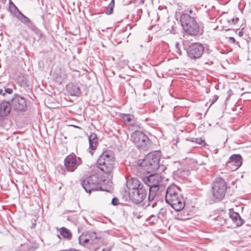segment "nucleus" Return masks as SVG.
Returning <instances> with one entry per match:
<instances>
[{
  "mask_svg": "<svg viewBox=\"0 0 251 251\" xmlns=\"http://www.w3.org/2000/svg\"><path fill=\"white\" fill-rule=\"evenodd\" d=\"M89 149L95 150L98 144L97 136L95 133H91L89 136Z\"/></svg>",
  "mask_w": 251,
  "mask_h": 251,
  "instance_id": "nucleus-21",
  "label": "nucleus"
},
{
  "mask_svg": "<svg viewBox=\"0 0 251 251\" xmlns=\"http://www.w3.org/2000/svg\"><path fill=\"white\" fill-rule=\"evenodd\" d=\"M165 201L176 211L182 210L185 206L180 189L175 184H171L168 187L165 193Z\"/></svg>",
  "mask_w": 251,
  "mask_h": 251,
  "instance_id": "nucleus-1",
  "label": "nucleus"
},
{
  "mask_svg": "<svg viewBox=\"0 0 251 251\" xmlns=\"http://www.w3.org/2000/svg\"><path fill=\"white\" fill-rule=\"evenodd\" d=\"M9 10L13 14V16L18 20H20L25 15L19 10L18 7L14 3H12V6H9Z\"/></svg>",
  "mask_w": 251,
  "mask_h": 251,
  "instance_id": "nucleus-23",
  "label": "nucleus"
},
{
  "mask_svg": "<svg viewBox=\"0 0 251 251\" xmlns=\"http://www.w3.org/2000/svg\"><path fill=\"white\" fill-rule=\"evenodd\" d=\"M12 108L10 101H3L0 104V116L3 117L7 116Z\"/></svg>",
  "mask_w": 251,
  "mask_h": 251,
  "instance_id": "nucleus-17",
  "label": "nucleus"
},
{
  "mask_svg": "<svg viewBox=\"0 0 251 251\" xmlns=\"http://www.w3.org/2000/svg\"><path fill=\"white\" fill-rule=\"evenodd\" d=\"M66 88L67 92L71 96H79L80 94V88L77 85L70 83L66 85Z\"/></svg>",
  "mask_w": 251,
  "mask_h": 251,
  "instance_id": "nucleus-18",
  "label": "nucleus"
},
{
  "mask_svg": "<svg viewBox=\"0 0 251 251\" xmlns=\"http://www.w3.org/2000/svg\"><path fill=\"white\" fill-rule=\"evenodd\" d=\"M111 203L114 206L118 205L119 204L118 199L116 197L113 198L112 200Z\"/></svg>",
  "mask_w": 251,
  "mask_h": 251,
  "instance_id": "nucleus-32",
  "label": "nucleus"
},
{
  "mask_svg": "<svg viewBox=\"0 0 251 251\" xmlns=\"http://www.w3.org/2000/svg\"><path fill=\"white\" fill-rule=\"evenodd\" d=\"M195 138H191L190 139H189L188 140L191 142H195Z\"/></svg>",
  "mask_w": 251,
  "mask_h": 251,
  "instance_id": "nucleus-40",
  "label": "nucleus"
},
{
  "mask_svg": "<svg viewBox=\"0 0 251 251\" xmlns=\"http://www.w3.org/2000/svg\"><path fill=\"white\" fill-rule=\"evenodd\" d=\"M22 23L25 24L29 29L38 36L41 35V31L32 23L30 19L24 15L20 20Z\"/></svg>",
  "mask_w": 251,
  "mask_h": 251,
  "instance_id": "nucleus-15",
  "label": "nucleus"
},
{
  "mask_svg": "<svg viewBox=\"0 0 251 251\" xmlns=\"http://www.w3.org/2000/svg\"><path fill=\"white\" fill-rule=\"evenodd\" d=\"M148 191V187L141 186V187L134 191H129L130 200L134 203L138 204L143 201L146 198Z\"/></svg>",
  "mask_w": 251,
  "mask_h": 251,
  "instance_id": "nucleus-8",
  "label": "nucleus"
},
{
  "mask_svg": "<svg viewBox=\"0 0 251 251\" xmlns=\"http://www.w3.org/2000/svg\"><path fill=\"white\" fill-rule=\"evenodd\" d=\"M81 163V159L76 156H67L64 159V165L69 172H74Z\"/></svg>",
  "mask_w": 251,
  "mask_h": 251,
  "instance_id": "nucleus-10",
  "label": "nucleus"
},
{
  "mask_svg": "<svg viewBox=\"0 0 251 251\" xmlns=\"http://www.w3.org/2000/svg\"><path fill=\"white\" fill-rule=\"evenodd\" d=\"M12 3H13L11 0H10L9 1V5L10 6H12Z\"/></svg>",
  "mask_w": 251,
  "mask_h": 251,
  "instance_id": "nucleus-43",
  "label": "nucleus"
},
{
  "mask_svg": "<svg viewBox=\"0 0 251 251\" xmlns=\"http://www.w3.org/2000/svg\"><path fill=\"white\" fill-rule=\"evenodd\" d=\"M218 96H217V95H214L213 97V98L211 100V105L213 104L216 101H217V100H218Z\"/></svg>",
  "mask_w": 251,
  "mask_h": 251,
  "instance_id": "nucleus-35",
  "label": "nucleus"
},
{
  "mask_svg": "<svg viewBox=\"0 0 251 251\" xmlns=\"http://www.w3.org/2000/svg\"><path fill=\"white\" fill-rule=\"evenodd\" d=\"M13 93V89L9 88L4 87L3 89H0V95L5 96L6 94H11Z\"/></svg>",
  "mask_w": 251,
  "mask_h": 251,
  "instance_id": "nucleus-30",
  "label": "nucleus"
},
{
  "mask_svg": "<svg viewBox=\"0 0 251 251\" xmlns=\"http://www.w3.org/2000/svg\"><path fill=\"white\" fill-rule=\"evenodd\" d=\"M149 196H148V206H149L151 204V202L152 201H154V202L152 204V207H154L157 202L156 201L158 200V195H159V189L160 187H149Z\"/></svg>",
  "mask_w": 251,
  "mask_h": 251,
  "instance_id": "nucleus-14",
  "label": "nucleus"
},
{
  "mask_svg": "<svg viewBox=\"0 0 251 251\" xmlns=\"http://www.w3.org/2000/svg\"><path fill=\"white\" fill-rule=\"evenodd\" d=\"M18 82L22 86H26L28 85V79L26 75L19 76L18 78Z\"/></svg>",
  "mask_w": 251,
  "mask_h": 251,
  "instance_id": "nucleus-26",
  "label": "nucleus"
},
{
  "mask_svg": "<svg viewBox=\"0 0 251 251\" xmlns=\"http://www.w3.org/2000/svg\"><path fill=\"white\" fill-rule=\"evenodd\" d=\"M122 118L126 124L135 127V129L140 128L139 125L133 122L134 121V117L133 115L130 114H124L122 116Z\"/></svg>",
  "mask_w": 251,
  "mask_h": 251,
  "instance_id": "nucleus-20",
  "label": "nucleus"
},
{
  "mask_svg": "<svg viewBox=\"0 0 251 251\" xmlns=\"http://www.w3.org/2000/svg\"><path fill=\"white\" fill-rule=\"evenodd\" d=\"M195 142L198 145H202L203 141L201 138H195Z\"/></svg>",
  "mask_w": 251,
  "mask_h": 251,
  "instance_id": "nucleus-34",
  "label": "nucleus"
},
{
  "mask_svg": "<svg viewBox=\"0 0 251 251\" xmlns=\"http://www.w3.org/2000/svg\"><path fill=\"white\" fill-rule=\"evenodd\" d=\"M102 251H106V249H103Z\"/></svg>",
  "mask_w": 251,
  "mask_h": 251,
  "instance_id": "nucleus-44",
  "label": "nucleus"
},
{
  "mask_svg": "<svg viewBox=\"0 0 251 251\" xmlns=\"http://www.w3.org/2000/svg\"><path fill=\"white\" fill-rule=\"evenodd\" d=\"M55 80L57 82L59 83H61L63 80V78H62L61 75H57V76H55Z\"/></svg>",
  "mask_w": 251,
  "mask_h": 251,
  "instance_id": "nucleus-33",
  "label": "nucleus"
},
{
  "mask_svg": "<svg viewBox=\"0 0 251 251\" xmlns=\"http://www.w3.org/2000/svg\"><path fill=\"white\" fill-rule=\"evenodd\" d=\"M60 235L67 240H70L72 238V233L70 230L65 227H62L59 229Z\"/></svg>",
  "mask_w": 251,
  "mask_h": 251,
  "instance_id": "nucleus-24",
  "label": "nucleus"
},
{
  "mask_svg": "<svg viewBox=\"0 0 251 251\" xmlns=\"http://www.w3.org/2000/svg\"><path fill=\"white\" fill-rule=\"evenodd\" d=\"M203 50V46L200 43H196L189 46L187 50V54L191 58L197 59L202 55Z\"/></svg>",
  "mask_w": 251,
  "mask_h": 251,
  "instance_id": "nucleus-11",
  "label": "nucleus"
},
{
  "mask_svg": "<svg viewBox=\"0 0 251 251\" xmlns=\"http://www.w3.org/2000/svg\"><path fill=\"white\" fill-rule=\"evenodd\" d=\"M12 108L17 111H24L26 108L25 99L19 95L15 94L10 100Z\"/></svg>",
  "mask_w": 251,
  "mask_h": 251,
  "instance_id": "nucleus-9",
  "label": "nucleus"
},
{
  "mask_svg": "<svg viewBox=\"0 0 251 251\" xmlns=\"http://www.w3.org/2000/svg\"><path fill=\"white\" fill-rule=\"evenodd\" d=\"M79 251L78 250H77L76 249H71L69 251Z\"/></svg>",
  "mask_w": 251,
  "mask_h": 251,
  "instance_id": "nucleus-41",
  "label": "nucleus"
},
{
  "mask_svg": "<svg viewBox=\"0 0 251 251\" xmlns=\"http://www.w3.org/2000/svg\"><path fill=\"white\" fill-rule=\"evenodd\" d=\"M178 45V44L177 43V44H176V47L177 50V53H178L179 55H181V51L180 50V49H179L177 48V47Z\"/></svg>",
  "mask_w": 251,
  "mask_h": 251,
  "instance_id": "nucleus-38",
  "label": "nucleus"
},
{
  "mask_svg": "<svg viewBox=\"0 0 251 251\" xmlns=\"http://www.w3.org/2000/svg\"><path fill=\"white\" fill-rule=\"evenodd\" d=\"M126 185L129 191L132 192L141 187V186L145 185V184L142 183L136 178H132L131 179L128 180L127 181Z\"/></svg>",
  "mask_w": 251,
  "mask_h": 251,
  "instance_id": "nucleus-16",
  "label": "nucleus"
},
{
  "mask_svg": "<svg viewBox=\"0 0 251 251\" xmlns=\"http://www.w3.org/2000/svg\"><path fill=\"white\" fill-rule=\"evenodd\" d=\"M229 41L230 43H234L236 41L235 38L232 37H230L229 38Z\"/></svg>",
  "mask_w": 251,
  "mask_h": 251,
  "instance_id": "nucleus-36",
  "label": "nucleus"
},
{
  "mask_svg": "<svg viewBox=\"0 0 251 251\" xmlns=\"http://www.w3.org/2000/svg\"><path fill=\"white\" fill-rule=\"evenodd\" d=\"M227 189V184L221 177L216 178L213 181L212 186V201H219L225 197Z\"/></svg>",
  "mask_w": 251,
  "mask_h": 251,
  "instance_id": "nucleus-5",
  "label": "nucleus"
},
{
  "mask_svg": "<svg viewBox=\"0 0 251 251\" xmlns=\"http://www.w3.org/2000/svg\"><path fill=\"white\" fill-rule=\"evenodd\" d=\"M88 243L91 244H96L100 240V238L98 237L95 232H89L87 234Z\"/></svg>",
  "mask_w": 251,
  "mask_h": 251,
  "instance_id": "nucleus-22",
  "label": "nucleus"
},
{
  "mask_svg": "<svg viewBox=\"0 0 251 251\" xmlns=\"http://www.w3.org/2000/svg\"><path fill=\"white\" fill-rule=\"evenodd\" d=\"M130 140L137 148L143 151L150 150L152 146V142L149 137L143 132L137 129L132 133Z\"/></svg>",
  "mask_w": 251,
  "mask_h": 251,
  "instance_id": "nucleus-3",
  "label": "nucleus"
},
{
  "mask_svg": "<svg viewBox=\"0 0 251 251\" xmlns=\"http://www.w3.org/2000/svg\"><path fill=\"white\" fill-rule=\"evenodd\" d=\"M97 164L98 167L102 172L110 174L114 168L115 159L114 154L111 152H104L100 155Z\"/></svg>",
  "mask_w": 251,
  "mask_h": 251,
  "instance_id": "nucleus-4",
  "label": "nucleus"
},
{
  "mask_svg": "<svg viewBox=\"0 0 251 251\" xmlns=\"http://www.w3.org/2000/svg\"><path fill=\"white\" fill-rule=\"evenodd\" d=\"M87 234L86 235L81 234L79 237L78 240L79 243L80 245H84L85 243H88V239H87Z\"/></svg>",
  "mask_w": 251,
  "mask_h": 251,
  "instance_id": "nucleus-29",
  "label": "nucleus"
},
{
  "mask_svg": "<svg viewBox=\"0 0 251 251\" xmlns=\"http://www.w3.org/2000/svg\"><path fill=\"white\" fill-rule=\"evenodd\" d=\"M57 237H58V238L60 239V235H57Z\"/></svg>",
  "mask_w": 251,
  "mask_h": 251,
  "instance_id": "nucleus-45",
  "label": "nucleus"
},
{
  "mask_svg": "<svg viewBox=\"0 0 251 251\" xmlns=\"http://www.w3.org/2000/svg\"><path fill=\"white\" fill-rule=\"evenodd\" d=\"M180 19L183 29L188 34L196 36L202 33L203 30L200 27L196 19L187 14H182Z\"/></svg>",
  "mask_w": 251,
  "mask_h": 251,
  "instance_id": "nucleus-2",
  "label": "nucleus"
},
{
  "mask_svg": "<svg viewBox=\"0 0 251 251\" xmlns=\"http://www.w3.org/2000/svg\"><path fill=\"white\" fill-rule=\"evenodd\" d=\"M114 6H115L114 0H111V2L109 4L108 7H107L106 10L105 11V13L107 15H110V14H112Z\"/></svg>",
  "mask_w": 251,
  "mask_h": 251,
  "instance_id": "nucleus-28",
  "label": "nucleus"
},
{
  "mask_svg": "<svg viewBox=\"0 0 251 251\" xmlns=\"http://www.w3.org/2000/svg\"><path fill=\"white\" fill-rule=\"evenodd\" d=\"M167 214V210L165 208H162L160 209L158 214V217L159 219H162Z\"/></svg>",
  "mask_w": 251,
  "mask_h": 251,
  "instance_id": "nucleus-31",
  "label": "nucleus"
},
{
  "mask_svg": "<svg viewBox=\"0 0 251 251\" xmlns=\"http://www.w3.org/2000/svg\"><path fill=\"white\" fill-rule=\"evenodd\" d=\"M229 214L230 218L236 226H240L243 224V220L238 213L234 212L232 209H230Z\"/></svg>",
  "mask_w": 251,
  "mask_h": 251,
  "instance_id": "nucleus-19",
  "label": "nucleus"
},
{
  "mask_svg": "<svg viewBox=\"0 0 251 251\" xmlns=\"http://www.w3.org/2000/svg\"><path fill=\"white\" fill-rule=\"evenodd\" d=\"M141 166L148 172L156 171L159 167V157L155 153H149L141 163Z\"/></svg>",
  "mask_w": 251,
  "mask_h": 251,
  "instance_id": "nucleus-7",
  "label": "nucleus"
},
{
  "mask_svg": "<svg viewBox=\"0 0 251 251\" xmlns=\"http://www.w3.org/2000/svg\"><path fill=\"white\" fill-rule=\"evenodd\" d=\"M238 35H239L240 37H242V36H243V32L242 31H240L238 32Z\"/></svg>",
  "mask_w": 251,
  "mask_h": 251,
  "instance_id": "nucleus-39",
  "label": "nucleus"
},
{
  "mask_svg": "<svg viewBox=\"0 0 251 251\" xmlns=\"http://www.w3.org/2000/svg\"><path fill=\"white\" fill-rule=\"evenodd\" d=\"M21 249H20L23 251H35V248L30 244L28 243H25L23 244H21Z\"/></svg>",
  "mask_w": 251,
  "mask_h": 251,
  "instance_id": "nucleus-25",
  "label": "nucleus"
},
{
  "mask_svg": "<svg viewBox=\"0 0 251 251\" xmlns=\"http://www.w3.org/2000/svg\"><path fill=\"white\" fill-rule=\"evenodd\" d=\"M231 21H232V22L233 23V24H236V23H237V22L239 21V18H232L231 19Z\"/></svg>",
  "mask_w": 251,
  "mask_h": 251,
  "instance_id": "nucleus-37",
  "label": "nucleus"
},
{
  "mask_svg": "<svg viewBox=\"0 0 251 251\" xmlns=\"http://www.w3.org/2000/svg\"><path fill=\"white\" fill-rule=\"evenodd\" d=\"M111 250V248L110 247H109V248L106 249V251H110Z\"/></svg>",
  "mask_w": 251,
  "mask_h": 251,
  "instance_id": "nucleus-42",
  "label": "nucleus"
},
{
  "mask_svg": "<svg viewBox=\"0 0 251 251\" xmlns=\"http://www.w3.org/2000/svg\"><path fill=\"white\" fill-rule=\"evenodd\" d=\"M242 164V157L239 154L231 155L226 163V166L231 171L237 170Z\"/></svg>",
  "mask_w": 251,
  "mask_h": 251,
  "instance_id": "nucleus-12",
  "label": "nucleus"
},
{
  "mask_svg": "<svg viewBox=\"0 0 251 251\" xmlns=\"http://www.w3.org/2000/svg\"><path fill=\"white\" fill-rule=\"evenodd\" d=\"M101 178L97 175H92L81 181V185L87 193L92 191L103 190L100 186Z\"/></svg>",
  "mask_w": 251,
  "mask_h": 251,
  "instance_id": "nucleus-6",
  "label": "nucleus"
},
{
  "mask_svg": "<svg viewBox=\"0 0 251 251\" xmlns=\"http://www.w3.org/2000/svg\"><path fill=\"white\" fill-rule=\"evenodd\" d=\"M196 12H197V11L196 9H192L191 8H188L185 10V12L183 13V14H187L191 17H193L194 18V19H196Z\"/></svg>",
  "mask_w": 251,
  "mask_h": 251,
  "instance_id": "nucleus-27",
  "label": "nucleus"
},
{
  "mask_svg": "<svg viewBox=\"0 0 251 251\" xmlns=\"http://www.w3.org/2000/svg\"><path fill=\"white\" fill-rule=\"evenodd\" d=\"M145 186L149 187H159L160 183L161 182V177L157 174H151L146 176L143 179Z\"/></svg>",
  "mask_w": 251,
  "mask_h": 251,
  "instance_id": "nucleus-13",
  "label": "nucleus"
}]
</instances>
